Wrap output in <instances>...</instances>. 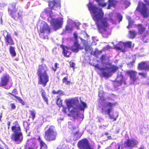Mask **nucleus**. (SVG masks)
<instances>
[{"instance_id":"nucleus-15","label":"nucleus","mask_w":149,"mask_h":149,"mask_svg":"<svg viewBox=\"0 0 149 149\" xmlns=\"http://www.w3.org/2000/svg\"><path fill=\"white\" fill-rule=\"evenodd\" d=\"M68 127L70 129L72 130L74 136L77 139L79 138L81 136V134L79 133L78 128L77 127H75L71 122L68 123Z\"/></svg>"},{"instance_id":"nucleus-10","label":"nucleus","mask_w":149,"mask_h":149,"mask_svg":"<svg viewBox=\"0 0 149 149\" xmlns=\"http://www.w3.org/2000/svg\"><path fill=\"white\" fill-rule=\"evenodd\" d=\"M137 10L139 12L143 18H146L148 16L147 8L146 5L143 3H139L136 8Z\"/></svg>"},{"instance_id":"nucleus-33","label":"nucleus","mask_w":149,"mask_h":149,"mask_svg":"<svg viewBox=\"0 0 149 149\" xmlns=\"http://www.w3.org/2000/svg\"><path fill=\"white\" fill-rule=\"evenodd\" d=\"M40 144L41 148L43 149H46L47 148V146L46 144L42 141H40Z\"/></svg>"},{"instance_id":"nucleus-43","label":"nucleus","mask_w":149,"mask_h":149,"mask_svg":"<svg viewBox=\"0 0 149 149\" xmlns=\"http://www.w3.org/2000/svg\"><path fill=\"white\" fill-rule=\"evenodd\" d=\"M138 74L141 76H142L143 77H146V73L144 72H139Z\"/></svg>"},{"instance_id":"nucleus-29","label":"nucleus","mask_w":149,"mask_h":149,"mask_svg":"<svg viewBox=\"0 0 149 149\" xmlns=\"http://www.w3.org/2000/svg\"><path fill=\"white\" fill-rule=\"evenodd\" d=\"M122 78L120 81H116L114 82V84L116 86H119L121 85L123 81V75L121 74Z\"/></svg>"},{"instance_id":"nucleus-49","label":"nucleus","mask_w":149,"mask_h":149,"mask_svg":"<svg viewBox=\"0 0 149 149\" xmlns=\"http://www.w3.org/2000/svg\"><path fill=\"white\" fill-rule=\"evenodd\" d=\"M62 93V92H61V91H57V92H56L55 91H53V93Z\"/></svg>"},{"instance_id":"nucleus-16","label":"nucleus","mask_w":149,"mask_h":149,"mask_svg":"<svg viewBox=\"0 0 149 149\" xmlns=\"http://www.w3.org/2000/svg\"><path fill=\"white\" fill-rule=\"evenodd\" d=\"M50 32V29L49 26L47 24H44L42 26L40 27L39 30V34L40 35L46 33L49 34Z\"/></svg>"},{"instance_id":"nucleus-18","label":"nucleus","mask_w":149,"mask_h":149,"mask_svg":"<svg viewBox=\"0 0 149 149\" xmlns=\"http://www.w3.org/2000/svg\"><path fill=\"white\" fill-rule=\"evenodd\" d=\"M108 68V67H102L100 68V71L101 72V75L102 76L105 77H109L111 76Z\"/></svg>"},{"instance_id":"nucleus-46","label":"nucleus","mask_w":149,"mask_h":149,"mask_svg":"<svg viewBox=\"0 0 149 149\" xmlns=\"http://www.w3.org/2000/svg\"><path fill=\"white\" fill-rule=\"evenodd\" d=\"M96 68L100 70V68H100L99 67V65L98 64H97L95 65H93Z\"/></svg>"},{"instance_id":"nucleus-57","label":"nucleus","mask_w":149,"mask_h":149,"mask_svg":"<svg viewBox=\"0 0 149 149\" xmlns=\"http://www.w3.org/2000/svg\"><path fill=\"white\" fill-rule=\"evenodd\" d=\"M2 117L1 115H0V120H1V118Z\"/></svg>"},{"instance_id":"nucleus-25","label":"nucleus","mask_w":149,"mask_h":149,"mask_svg":"<svg viewBox=\"0 0 149 149\" xmlns=\"http://www.w3.org/2000/svg\"><path fill=\"white\" fill-rule=\"evenodd\" d=\"M24 148L25 149H37V146L34 144L31 145L30 142L28 141L26 145L24 146Z\"/></svg>"},{"instance_id":"nucleus-6","label":"nucleus","mask_w":149,"mask_h":149,"mask_svg":"<svg viewBox=\"0 0 149 149\" xmlns=\"http://www.w3.org/2000/svg\"><path fill=\"white\" fill-rule=\"evenodd\" d=\"M12 130L14 133L12 135V139L16 143H20L23 139V136L22 133L20 132V127L13 126L12 127Z\"/></svg>"},{"instance_id":"nucleus-7","label":"nucleus","mask_w":149,"mask_h":149,"mask_svg":"<svg viewBox=\"0 0 149 149\" xmlns=\"http://www.w3.org/2000/svg\"><path fill=\"white\" fill-rule=\"evenodd\" d=\"M57 135L55 127L53 126H50L45 132L44 139L48 141L55 140Z\"/></svg>"},{"instance_id":"nucleus-62","label":"nucleus","mask_w":149,"mask_h":149,"mask_svg":"<svg viewBox=\"0 0 149 149\" xmlns=\"http://www.w3.org/2000/svg\"><path fill=\"white\" fill-rule=\"evenodd\" d=\"M44 92V91H43V92H42V93H43Z\"/></svg>"},{"instance_id":"nucleus-11","label":"nucleus","mask_w":149,"mask_h":149,"mask_svg":"<svg viewBox=\"0 0 149 149\" xmlns=\"http://www.w3.org/2000/svg\"><path fill=\"white\" fill-rule=\"evenodd\" d=\"M138 29V34L141 35L142 38H144L146 37L148 34V30H146V27L143 24H139L136 25Z\"/></svg>"},{"instance_id":"nucleus-5","label":"nucleus","mask_w":149,"mask_h":149,"mask_svg":"<svg viewBox=\"0 0 149 149\" xmlns=\"http://www.w3.org/2000/svg\"><path fill=\"white\" fill-rule=\"evenodd\" d=\"M49 7L46 8L43 12L47 16L51 17L53 14L52 10H56V8H60L61 7V1L60 0H52L48 1Z\"/></svg>"},{"instance_id":"nucleus-27","label":"nucleus","mask_w":149,"mask_h":149,"mask_svg":"<svg viewBox=\"0 0 149 149\" xmlns=\"http://www.w3.org/2000/svg\"><path fill=\"white\" fill-rule=\"evenodd\" d=\"M108 6L107 8V9L110 8V7L111 6L115 7L117 2L115 0H109Z\"/></svg>"},{"instance_id":"nucleus-28","label":"nucleus","mask_w":149,"mask_h":149,"mask_svg":"<svg viewBox=\"0 0 149 149\" xmlns=\"http://www.w3.org/2000/svg\"><path fill=\"white\" fill-rule=\"evenodd\" d=\"M137 33H138L134 30H132L129 31V34L130 38H134Z\"/></svg>"},{"instance_id":"nucleus-20","label":"nucleus","mask_w":149,"mask_h":149,"mask_svg":"<svg viewBox=\"0 0 149 149\" xmlns=\"http://www.w3.org/2000/svg\"><path fill=\"white\" fill-rule=\"evenodd\" d=\"M137 68L140 70L149 71V64L146 62H142L138 63Z\"/></svg>"},{"instance_id":"nucleus-12","label":"nucleus","mask_w":149,"mask_h":149,"mask_svg":"<svg viewBox=\"0 0 149 149\" xmlns=\"http://www.w3.org/2000/svg\"><path fill=\"white\" fill-rule=\"evenodd\" d=\"M3 35L4 37L5 42L6 45H14L15 43L11 35L7 31H3Z\"/></svg>"},{"instance_id":"nucleus-9","label":"nucleus","mask_w":149,"mask_h":149,"mask_svg":"<svg viewBox=\"0 0 149 149\" xmlns=\"http://www.w3.org/2000/svg\"><path fill=\"white\" fill-rule=\"evenodd\" d=\"M125 74L130 77V80L132 83L138 84L139 83V79L137 76V72L133 70H128L125 72Z\"/></svg>"},{"instance_id":"nucleus-26","label":"nucleus","mask_w":149,"mask_h":149,"mask_svg":"<svg viewBox=\"0 0 149 149\" xmlns=\"http://www.w3.org/2000/svg\"><path fill=\"white\" fill-rule=\"evenodd\" d=\"M15 49V47H13L12 46H9V50L10 54L12 57H14L16 55Z\"/></svg>"},{"instance_id":"nucleus-4","label":"nucleus","mask_w":149,"mask_h":149,"mask_svg":"<svg viewBox=\"0 0 149 149\" xmlns=\"http://www.w3.org/2000/svg\"><path fill=\"white\" fill-rule=\"evenodd\" d=\"M48 69V67L45 64L39 65L37 70V74L38 77V83L45 86L49 81V76L47 71Z\"/></svg>"},{"instance_id":"nucleus-41","label":"nucleus","mask_w":149,"mask_h":149,"mask_svg":"<svg viewBox=\"0 0 149 149\" xmlns=\"http://www.w3.org/2000/svg\"><path fill=\"white\" fill-rule=\"evenodd\" d=\"M70 68H73V70L75 68V64L73 62H70Z\"/></svg>"},{"instance_id":"nucleus-19","label":"nucleus","mask_w":149,"mask_h":149,"mask_svg":"<svg viewBox=\"0 0 149 149\" xmlns=\"http://www.w3.org/2000/svg\"><path fill=\"white\" fill-rule=\"evenodd\" d=\"M9 81V77L8 75L6 74L3 75L1 78L0 81V87L6 86Z\"/></svg>"},{"instance_id":"nucleus-51","label":"nucleus","mask_w":149,"mask_h":149,"mask_svg":"<svg viewBox=\"0 0 149 149\" xmlns=\"http://www.w3.org/2000/svg\"><path fill=\"white\" fill-rule=\"evenodd\" d=\"M144 1L146 4L149 3V0H144Z\"/></svg>"},{"instance_id":"nucleus-48","label":"nucleus","mask_w":149,"mask_h":149,"mask_svg":"<svg viewBox=\"0 0 149 149\" xmlns=\"http://www.w3.org/2000/svg\"><path fill=\"white\" fill-rule=\"evenodd\" d=\"M17 92V89L15 88L13 89L12 91L13 93H16Z\"/></svg>"},{"instance_id":"nucleus-45","label":"nucleus","mask_w":149,"mask_h":149,"mask_svg":"<svg viewBox=\"0 0 149 149\" xmlns=\"http://www.w3.org/2000/svg\"><path fill=\"white\" fill-rule=\"evenodd\" d=\"M11 108L12 109H15V108L16 106L13 103H12L10 104Z\"/></svg>"},{"instance_id":"nucleus-50","label":"nucleus","mask_w":149,"mask_h":149,"mask_svg":"<svg viewBox=\"0 0 149 149\" xmlns=\"http://www.w3.org/2000/svg\"><path fill=\"white\" fill-rule=\"evenodd\" d=\"M7 124H8V129H9V128H10V122H8V123H7Z\"/></svg>"},{"instance_id":"nucleus-21","label":"nucleus","mask_w":149,"mask_h":149,"mask_svg":"<svg viewBox=\"0 0 149 149\" xmlns=\"http://www.w3.org/2000/svg\"><path fill=\"white\" fill-rule=\"evenodd\" d=\"M61 47L62 49V53L64 56L67 57H70L71 54V52L69 51L70 50V47L65 46L63 45H61Z\"/></svg>"},{"instance_id":"nucleus-8","label":"nucleus","mask_w":149,"mask_h":149,"mask_svg":"<svg viewBox=\"0 0 149 149\" xmlns=\"http://www.w3.org/2000/svg\"><path fill=\"white\" fill-rule=\"evenodd\" d=\"M8 12L10 16L12 17L15 20L22 19V11L16 12V5L15 4H12L9 7Z\"/></svg>"},{"instance_id":"nucleus-52","label":"nucleus","mask_w":149,"mask_h":149,"mask_svg":"<svg viewBox=\"0 0 149 149\" xmlns=\"http://www.w3.org/2000/svg\"><path fill=\"white\" fill-rule=\"evenodd\" d=\"M69 28H70L69 26H67L66 27V30H69Z\"/></svg>"},{"instance_id":"nucleus-38","label":"nucleus","mask_w":149,"mask_h":149,"mask_svg":"<svg viewBox=\"0 0 149 149\" xmlns=\"http://www.w3.org/2000/svg\"><path fill=\"white\" fill-rule=\"evenodd\" d=\"M135 59H134L133 60L130 61L129 63L127 64V65L129 66V68H131L133 67L134 63H135Z\"/></svg>"},{"instance_id":"nucleus-22","label":"nucleus","mask_w":149,"mask_h":149,"mask_svg":"<svg viewBox=\"0 0 149 149\" xmlns=\"http://www.w3.org/2000/svg\"><path fill=\"white\" fill-rule=\"evenodd\" d=\"M138 142L135 140L128 139L125 142V146L127 147H133Z\"/></svg>"},{"instance_id":"nucleus-40","label":"nucleus","mask_w":149,"mask_h":149,"mask_svg":"<svg viewBox=\"0 0 149 149\" xmlns=\"http://www.w3.org/2000/svg\"><path fill=\"white\" fill-rule=\"evenodd\" d=\"M56 103L57 104L59 105V106H61L62 105V100L59 98L57 99Z\"/></svg>"},{"instance_id":"nucleus-24","label":"nucleus","mask_w":149,"mask_h":149,"mask_svg":"<svg viewBox=\"0 0 149 149\" xmlns=\"http://www.w3.org/2000/svg\"><path fill=\"white\" fill-rule=\"evenodd\" d=\"M109 70L112 75V74L116 72L119 68V67L114 65H111L110 67H108Z\"/></svg>"},{"instance_id":"nucleus-54","label":"nucleus","mask_w":149,"mask_h":149,"mask_svg":"<svg viewBox=\"0 0 149 149\" xmlns=\"http://www.w3.org/2000/svg\"><path fill=\"white\" fill-rule=\"evenodd\" d=\"M105 135H108V132H106L105 133Z\"/></svg>"},{"instance_id":"nucleus-2","label":"nucleus","mask_w":149,"mask_h":149,"mask_svg":"<svg viewBox=\"0 0 149 149\" xmlns=\"http://www.w3.org/2000/svg\"><path fill=\"white\" fill-rule=\"evenodd\" d=\"M66 102L67 107L63 108V112L67 113L69 111L70 115L74 118L78 119L79 120H81V119L82 120L83 115L80 114L79 111H84L87 107L86 103L81 100V103L79 104L78 100L74 99L67 100Z\"/></svg>"},{"instance_id":"nucleus-23","label":"nucleus","mask_w":149,"mask_h":149,"mask_svg":"<svg viewBox=\"0 0 149 149\" xmlns=\"http://www.w3.org/2000/svg\"><path fill=\"white\" fill-rule=\"evenodd\" d=\"M114 47L116 50H120L123 52H125L126 51L124 47V42H120L117 45H115Z\"/></svg>"},{"instance_id":"nucleus-37","label":"nucleus","mask_w":149,"mask_h":149,"mask_svg":"<svg viewBox=\"0 0 149 149\" xmlns=\"http://www.w3.org/2000/svg\"><path fill=\"white\" fill-rule=\"evenodd\" d=\"M30 111L31 113V116H32V120H33L35 117L36 113L35 111L33 110L32 111Z\"/></svg>"},{"instance_id":"nucleus-47","label":"nucleus","mask_w":149,"mask_h":149,"mask_svg":"<svg viewBox=\"0 0 149 149\" xmlns=\"http://www.w3.org/2000/svg\"><path fill=\"white\" fill-rule=\"evenodd\" d=\"M105 59V56L104 55H102L100 57V60L102 61H103Z\"/></svg>"},{"instance_id":"nucleus-42","label":"nucleus","mask_w":149,"mask_h":149,"mask_svg":"<svg viewBox=\"0 0 149 149\" xmlns=\"http://www.w3.org/2000/svg\"><path fill=\"white\" fill-rule=\"evenodd\" d=\"M57 65H58V64L57 63H55V68H52V69L53 70L54 72H55L57 68Z\"/></svg>"},{"instance_id":"nucleus-39","label":"nucleus","mask_w":149,"mask_h":149,"mask_svg":"<svg viewBox=\"0 0 149 149\" xmlns=\"http://www.w3.org/2000/svg\"><path fill=\"white\" fill-rule=\"evenodd\" d=\"M96 1L98 2V5L102 7H104L107 5V3H103L100 2V0H95Z\"/></svg>"},{"instance_id":"nucleus-53","label":"nucleus","mask_w":149,"mask_h":149,"mask_svg":"<svg viewBox=\"0 0 149 149\" xmlns=\"http://www.w3.org/2000/svg\"><path fill=\"white\" fill-rule=\"evenodd\" d=\"M107 137V138L108 139H111V136H108Z\"/></svg>"},{"instance_id":"nucleus-59","label":"nucleus","mask_w":149,"mask_h":149,"mask_svg":"<svg viewBox=\"0 0 149 149\" xmlns=\"http://www.w3.org/2000/svg\"><path fill=\"white\" fill-rule=\"evenodd\" d=\"M139 149H143V148H141Z\"/></svg>"},{"instance_id":"nucleus-14","label":"nucleus","mask_w":149,"mask_h":149,"mask_svg":"<svg viewBox=\"0 0 149 149\" xmlns=\"http://www.w3.org/2000/svg\"><path fill=\"white\" fill-rule=\"evenodd\" d=\"M78 145L80 149H91L88 141L86 139H83L79 141Z\"/></svg>"},{"instance_id":"nucleus-30","label":"nucleus","mask_w":149,"mask_h":149,"mask_svg":"<svg viewBox=\"0 0 149 149\" xmlns=\"http://www.w3.org/2000/svg\"><path fill=\"white\" fill-rule=\"evenodd\" d=\"M68 76L64 77L62 80L63 83L65 84L66 85H69L71 84L72 83L70 82V81L68 80Z\"/></svg>"},{"instance_id":"nucleus-3","label":"nucleus","mask_w":149,"mask_h":149,"mask_svg":"<svg viewBox=\"0 0 149 149\" xmlns=\"http://www.w3.org/2000/svg\"><path fill=\"white\" fill-rule=\"evenodd\" d=\"M99 106L101 108L102 113H105L109 116V118L113 119V121H115L116 118L110 114L113 107L117 104V102H110L109 101L112 98L109 97H105L104 94H99Z\"/></svg>"},{"instance_id":"nucleus-17","label":"nucleus","mask_w":149,"mask_h":149,"mask_svg":"<svg viewBox=\"0 0 149 149\" xmlns=\"http://www.w3.org/2000/svg\"><path fill=\"white\" fill-rule=\"evenodd\" d=\"M70 47V50L74 53H77L78 52L79 50H81L83 49L80 44L79 43L78 41H74L73 45Z\"/></svg>"},{"instance_id":"nucleus-58","label":"nucleus","mask_w":149,"mask_h":149,"mask_svg":"<svg viewBox=\"0 0 149 149\" xmlns=\"http://www.w3.org/2000/svg\"><path fill=\"white\" fill-rule=\"evenodd\" d=\"M48 126H49V125H47L45 128H48Z\"/></svg>"},{"instance_id":"nucleus-35","label":"nucleus","mask_w":149,"mask_h":149,"mask_svg":"<svg viewBox=\"0 0 149 149\" xmlns=\"http://www.w3.org/2000/svg\"><path fill=\"white\" fill-rule=\"evenodd\" d=\"M84 49L86 52H89L92 51L91 47L89 46L86 45Z\"/></svg>"},{"instance_id":"nucleus-56","label":"nucleus","mask_w":149,"mask_h":149,"mask_svg":"<svg viewBox=\"0 0 149 149\" xmlns=\"http://www.w3.org/2000/svg\"><path fill=\"white\" fill-rule=\"evenodd\" d=\"M0 149H4V148L1 146H0Z\"/></svg>"},{"instance_id":"nucleus-1","label":"nucleus","mask_w":149,"mask_h":149,"mask_svg":"<svg viewBox=\"0 0 149 149\" xmlns=\"http://www.w3.org/2000/svg\"><path fill=\"white\" fill-rule=\"evenodd\" d=\"M88 8L92 14L93 19L95 21L98 31L103 36L107 37L111 33V29L109 28L108 20L113 23L114 21L111 18L108 19L107 17H104V13L102 9L95 5H91L88 6Z\"/></svg>"},{"instance_id":"nucleus-60","label":"nucleus","mask_w":149,"mask_h":149,"mask_svg":"<svg viewBox=\"0 0 149 149\" xmlns=\"http://www.w3.org/2000/svg\"><path fill=\"white\" fill-rule=\"evenodd\" d=\"M57 149H61L60 148H57Z\"/></svg>"},{"instance_id":"nucleus-31","label":"nucleus","mask_w":149,"mask_h":149,"mask_svg":"<svg viewBox=\"0 0 149 149\" xmlns=\"http://www.w3.org/2000/svg\"><path fill=\"white\" fill-rule=\"evenodd\" d=\"M125 49L126 47L131 48L132 46V42L130 41H128L124 43Z\"/></svg>"},{"instance_id":"nucleus-32","label":"nucleus","mask_w":149,"mask_h":149,"mask_svg":"<svg viewBox=\"0 0 149 149\" xmlns=\"http://www.w3.org/2000/svg\"><path fill=\"white\" fill-rule=\"evenodd\" d=\"M19 102L21 103L23 105H24L25 104V102L20 98V97L14 95H12Z\"/></svg>"},{"instance_id":"nucleus-13","label":"nucleus","mask_w":149,"mask_h":149,"mask_svg":"<svg viewBox=\"0 0 149 149\" xmlns=\"http://www.w3.org/2000/svg\"><path fill=\"white\" fill-rule=\"evenodd\" d=\"M63 23L62 20L56 18L52 20V25L54 30L56 31L62 27Z\"/></svg>"},{"instance_id":"nucleus-55","label":"nucleus","mask_w":149,"mask_h":149,"mask_svg":"<svg viewBox=\"0 0 149 149\" xmlns=\"http://www.w3.org/2000/svg\"><path fill=\"white\" fill-rule=\"evenodd\" d=\"M44 61V59H43V58H42V59H41V61H42V62L43 63Z\"/></svg>"},{"instance_id":"nucleus-61","label":"nucleus","mask_w":149,"mask_h":149,"mask_svg":"<svg viewBox=\"0 0 149 149\" xmlns=\"http://www.w3.org/2000/svg\"><path fill=\"white\" fill-rule=\"evenodd\" d=\"M147 4L148 5H149V3H147Z\"/></svg>"},{"instance_id":"nucleus-34","label":"nucleus","mask_w":149,"mask_h":149,"mask_svg":"<svg viewBox=\"0 0 149 149\" xmlns=\"http://www.w3.org/2000/svg\"><path fill=\"white\" fill-rule=\"evenodd\" d=\"M134 23V21L132 20H129L128 24L127 26L128 29L132 28Z\"/></svg>"},{"instance_id":"nucleus-44","label":"nucleus","mask_w":149,"mask_h":149,"mask_svg":"<svg viewBox=\"0 0 149 149\" xmlns=\"http://www.w3.org/2000/svg\"><path fill=\"white\" fill-rule=\"evenodd\" d=\"M74 37L75 39V41H78V40H77V37H78L76 33H74Z\"/></svg>"},{"instance_id":"nucleus-36","label":"nucleus","mask_w":149,"mask_h":149,"mask_svg":"<svg viewBox=\"0 0 149 149\" xmlns=\"http://www.w3.org/2000/svg\"><path fill=\"white\" fill-rule=\"evenodd\" d=\"M42 96L43 99L48 104V100L47 99V97L45 94H42Z\"/></svg>"}]
</instances>
